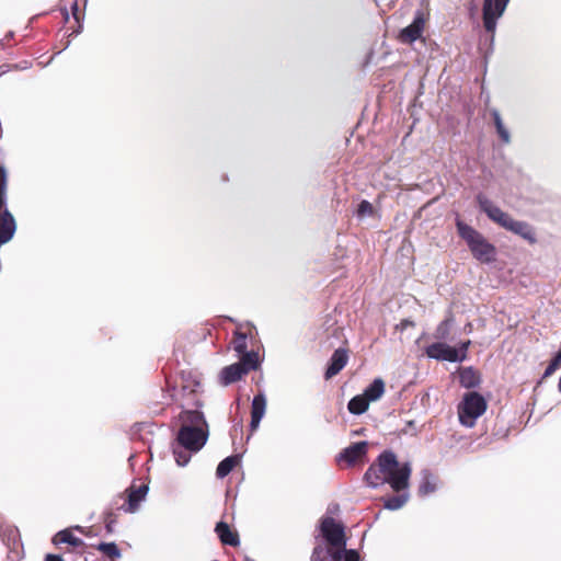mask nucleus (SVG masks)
<instances>
[{
	"instance_id": "nucleus-1",
	"label": "nucleus",
	"mask_w": 561,
	"mask_h": 561,
	"mask_svg": "<svg viewBox=\"0 0 561 561\" xmlns=\"http://www.w3.org/2000/svg\"><path fill=\"white\" fill-rule=\"evenodd\" d=\"M411 474V463L400 462L392 450L386 449L368 467L363 479L371 489L389 484L393 492L400 493L409 490Z\"/></svg>"
},
{
	"instance_id": "nucleus-2",
	"label": "nucleus",
	"mask_w": 561,
	"mask_h": 561,
	"mask_svg": "<svg viewBox=\"0 0 561 561\" xmlns=\"http://www.w3.org/2000/svg\"><path fill=\"white\" fill-rule=\"evenodd\" d=\"M191 403H183L182 410L176 416L180 428L176 434L175 442L184 447V449L197 453L199 451L209 437V427L205 414L202 411L204 402L201 399H194Z\"/></svg>"
},
{
	"instance_id": "nucleus-3",
	"label": "nucleus",
	"mask_w": 561,
	"mask_h": 561,
	"mask_svg": "<svg viewBox=\"0 0 561 561\" xmlns=\"http://www.w3.org/2000/svg\"><path fill=\"white\" fill-rule=\"evenodd\" d=\"M456 228L477 261L489 264L496 260V248L481 232L460 219L456 220Z\"/></svg>"
},
{
	"instance_id": "nucleus-4",
	"label": "nucleus",
	"mask_w": 561,
	"mask_h": 561,
	"mask_svg": "<svg viewBox=\"0 0 561 561\" xmlns=\"http://www.w3.org/2000/svg\"><path fill=\"white\" fill-rule=\"evenodd\" d=\"M486 401L482 394L477 391H470L463 394L458 405V416L461 425L473 427L478 417L486 411Z\"/></svg>"
},
{
	"instance_id": "nucleus-5",
	"label": "nucleus",
	"mask_w": 561,
	"mask_h": 561,
	"mask_svg": "<svg viewBox=\"0 0 561 561\" xmlns=\"http://www.w3.org/2000/svg\"><path fill=\"white\" fill-rule=\"evenodd\" d=\"M320 530L330 546L329 549L334 550L336 548L346 547L344 527L340 523H336L333 517H323L320 523Z\"/></svg>"
},
{
	"instance_id": "nucleus-6",
	"label": "nucleus",
	"mask_w": 561,
	"mask_h": 561,
	"mask_svg": "<svg viewBox=\"0 0 561 561\" xmlns=\"http://www.w3.org/2000/svg\"><path fill=\"white\" fill-rule=\"evenodd\" d=\"M510 0H484L482 7L483 26L488 33L494 34L497 20L504 14Z\"/></svg>"
},
{
	"instance_id": "nucleus-7",
	"label": "nucleus",
	"mask_w": 561,
	"mask_h": 561,
	"mask_svg": "<svg viewBox=\"0 0 561 561\" xmlns=\"http://www.w3.org/2000/svg\"><path fill=\"white\" fill-rule=\"evenodd\" d=\"M425 354L428 358L445 360L449 363H461L465 360L463 354H457V348L437 341L425 347Z\"/></svg>"
},
{
	"instance_id": "nucleus-8",
	"label": "nucleus",
	"mask_w": 561,
	"mask_h": 561,
	"mask_svg": "<svg viewBox=\"0 0 561 561\" xmlns=\"http://www.w3.org/2000/svg\"><path fill=\"white\" fill-rule=\"evenodd\" d=\"M425 20L423 10H416L411 24L400 31V41L405 44H412L419 39L424 31Z\"/></svg>"
},
{
	"instance_id": "nucleus-9",
	"label": "nucleus",
	"mask_w": 561,
	"mask_h": 561,
	"mask_svg": "<svg viewBox=\"0 0 561 561\" xmlns=\"http://www.w3.org/2000/svg\"><path fill=\"white\" fill-rule=\"evenodd\" d=\"M368 451V443L366 440L356 442L344 448L337 456V462H346L352 467L366 457Z\"/></svg>"
},
{
	"instance_id": "nucleus-10",
	"label": "nucleus",
	"mask_w": 561,
	"mask_h": 561,
	"mask_svg": "<svg viewBox=\"0 0 561 561\" xmlns=\"http://www.w3.org/2000/svg\"><path fill=\"white\" fill-rule=\"evenodd\" d=\"M184 381L185 383L182 385L181 390L176 393H172L171 397L174 401L180 403L181 409L182 404L187 402L191 403V409H196L195 407L192 405V402L194 401V399H199L198 393L201 392L202 388L201 381L197 379H187Z\"/></svg>"
},
{
	"instance_id": "nucleus-11",
	"label": "nucleus",
	"mask_w": 561,
	"mask_h": 561,
	"mask_svg": "<svg viewBox=\"0 0 561 561\" xmlns=\"http://www.w3.org/2000/svg\"><path fill=\"white\" fill-rule=\"evenodd\" d=\"M127 492V506L123 505L121 508L128 513H135L139 504L146 499L149 486L148 484H141L138 488L130 486L126 490Z\"/></svg>"
},
{
	"instance_id": "nucleus-12",
	"label": "nucleus",
	"mask_w": 561,
	"mask_h": 561,
	"mask_svg": "<svg viewBox=\"0 0 561 561\" xmlns=\"http://www.w3.org/2000/svg\"><path fill=\"white\" fill-rule=\"evenodd\" d=\"M348 354L345 348H337L330 357L327 370L324 373L325 379H330L337 375L347 364Z\"/></svg>"
},
{
	"instance_id": "nucleus-13",
	"label": "nucleus",
	"mask_w": 561,
	"mask_h": 561,
	"mask_svg": "<svg viewBox=\"0 0 561 561\" xmlns=\"http://www.w3.org/2000/svg\"><path fill=\"white\" fill-rule=\"evenodd\" d=\"M266 410V397L263 392H260L254 396L251 404V421H250V430L251 432L256 431L259 427Z\"/></svg>"
},
{
	"instance_id": "nucleus-14",
	"label": "nucleus",
	"mask_w": 561,
	"mask_h": 561,
	"mask_svg": "<svg viewBox=\"0 0 561 561\" xmlns=\"http://www.w3.org/2000/svg\"><path fill=\"white\" fill-rule=\"evenodd\" d=\"M244 375H247V369H244L239 362L231 364L221 369L219 376L220 383L224 386L231 385L240 380Z\"/></svg>"
},
{
	"instance_id": "nucleus-15",
	"label": "nucleus",
	"mask_w": 561,
	"mask_h": 561,
	"mask_svg": "<svg viewBox=\"0 0 561 561\" xmlns=\"http://www.w3.org/2000/svg\"><path fill=\"white\" fill-rule=\"evenodd\" d=\"M215 531L220 539L221 543L237 547L240 545V539L237 533H233L229 525L225 522H219L216 524Z\"/></svg>"
},
{
	"instance_id": "nucleus-16",
	"label": "nucleus",
	"mask_w": 561,
	"mask_h": 561,
	"mask_svg": "<svg viewBox=\"0 0 561 561\" xmlns=\"http://www.w3.org/2000/svg\"><path fill=\"white\" fill-rule=\"evenodd\" d=\"M437 490V479L436 477L428 470L423 469L421 471V482L419 485L417 493L420 496L424 497Z\"/></svg>"
},
{
	"instance_id": "nucleus-17",
	"label": "nucleus",
	"mask_w": 561,
	"mask_h": 561,
	"mask_svg": "<svg viewBox=\"0 0 561 561\" xmlns=\"http://www.w3.org/2000/svg\"><path fill=\"white\" fill-rule=\"evenodd\" d=\"M478 206L481 211H483L490 220L493 222L497 219L500 215L503 214V210L496 206L491 199H489L484 194L479 193L476 197Z\"/></svg>"
},
{
	"instance_id": "nucleus-18",
	"label": "nucleus",
	"mask_w": 561,
	"mask_h": 561,
	"mask_svg": "<svg viewBox=\"0 0 561 561\" xmlns=\"http://www.w3.org/2000/svg\"><path fill=\"white\" fill-rule=\"evenodd\" d=\"M507 231H511L523 239L529 241L530 243L536 242V236L535 232L529 224L522 220H515L513 219L512 224L510 225Z\"/></svg>"
},
{
	"instance_id": "nucleus-19",
	"label": "nucleus",
	"mask_w": 561,
	"mask_h": 561,
	"mask_svg": "<svg viewBox=\"0 0 561 561\" xmlns=\"http://www.w3.org/2000/svg\"><path fill=\"white\" fill-rule=\"evenodd\" d=\"M481 378L478 371L472 367H465L459 373V383L466 389H472L480 386Z\"/></svg>"
},
{
	"instance_id": "nucleus-20",
	"label": "nucleus",
	"mask_w": 561,
	"mask_h": 561,
	"mask_svg": "<svg viewBox=\"0 0 561 561\" xmlns=\"http://www.w3.org/2000/svg\"><path fill=\"white\" fill-rule=\"evenodd\" d=\"M497 136L504 145L511 142V133L503 123L502 116L496 108L490 111Z\"/></svg>"
},
{
	"instance_id": "nucleus-21",
	"label": "nucleus",
	"mask_w": 561,
	"mask_h": 561,
	"mask_svg": "<svg viewBox=\"0 0 561 561\" xmlns=\"http://www.w3.org/2000/svg\"><path fill=\"white\" fill-rule=\"evenodd\" d=\"M409 490L401 491L397 495L388 496L383 499V507L389 511H398L402 508L409 501Z\"/></svg>"
},
{
	"instance_id": "nucleus-22",
	"label": "nucleus",
	"mask_w": 561,
	"mask_h": 561,
	"mask_svg": "<svg viewBox=\"0 0 561 561\" xmlns=\"http://www.w3.org/2000/svg\"><path fill=\"white\" fill-rule=\"evenodd\" d=\"M328 554L332 561H359V556L354 549L336 548L328 549Z\"/></svg>"
},
{
	"instance_id": "nucleus-23",
	"label": "nucleus",
	"mask_w": 561,
	"mask_h": 561,
	"mask_svg": "<svg viewBox=\"0 0 561 561\" xmlns=\"http://www.w3.org/2000/svg\"><path fill=\"white\" fill-rule=\"evenodd\" d=\"M385 392V382L381 378H376L369 383L364 390L363 396L367 398L369 402L376 401L381 398Z\"/></svg>"
},
{
	"instance_id": "nucleus-24",
	"label": "nucleus",
	"mask_w": 561,
	"mask_h": 561,
	"mask_svg": "<svg viewBox=\"0 0 561 561\" xmlns=\"http://www.w3.org/2000/svg\"><path fill=\"white\" fill-rule=\"evenodd\" d=\"M240 458V455H231L226 457L217 466L216 476L220 479L227 477L232 471V469L238 465Z\"/></svg>"
},
{
	"instance_id": "nucleus-25",
	"label": "nucleus",
	"mask_w": 561,
	"mask_h": 561,
	"mask_svg": "<svg viewBox=\"0 0 561 561\" xmlns=\"http://www.w3.org/2000/svg\"><path fill=\"white\" fill-rule=\"evenodd\" d=\"M16 231L15 219H0V245L8 243Z\"/></svg>"
},
{
	"instance_id": "nucleus-26",
	"label": "nucleus",
	"mask_w": 561,
	"mask_h": 561,
	"mask_svg": "<svg viewBox=\"0 0 561 561\" xmlns=\"http://www.w3.org/2000/svg\"><path fill=\"white\" fill-rule=\"evenodd\" d=\"M369 401L363 394L353 397L347 404L350 413L360 415L367 411Z\"/></svg>"
},
{
	"instance_id": "nucleus-27",
	"label": "nucleus",
	"mask_w": 561,
	"mask_h": 561,
	"mask_svg": "<svg viewBox=\"0 0 561 561\" xmlns=\"http://www.w3.org/2000/svg\"><path fill=\"white\" fill-rule=\"evenodd\" d=\"M453 324H454V317L448 316L436 327L434 334H433L434 337L440 342L448 340Z\"/></svg>"
},
{
	"instance_id": "nucleus-28",
	"label": "nucleus",
	"mask_w": 561,
	"mask_h": 561,
	"mask_svg": "<svg viewBox=\"0 0 561 561\" xmlns=\"http://www.w3.org/2000/svg\"><path fill=\"white\" fill-rule=\"evenodd\" d=\"M240 355H241V358H240L239 364H241L242 367L244 369H247V374L250 370H255V369L259 368V366H260V358H259V353L257 352H254V351L248 352V351H245L244 353H242Z\"/></svg>"
},
{
	"instance_id": "nucleus-29",
	"label": "nucleus",
	"mask_w": 561,
	"mask_h": 561,
	"mask_svg": "<svg viewBox=\"0 0 561 561\" xmlns=\"http://www.w3.org/2000/svg\"><path fill=\"white\" fill-rule=\"evenodd\" d=\"M54 543H68L73 547L82 545V540L76 537L69 529L58 531L54 537Z\"/></svg>"
},
{
	"instance_id": "nucleus-30",
	"label": "nucleus",
	"mask_w": 561,
	"mask_h": 561,
	"mask_svg": "<svg viewBox=\"0 0 561 561\" xmlns=\"http://www.w3.org/2000/svg\"><path fill=\"white\" fill-rule=\"evenodd\" d=\"M172 449H173V456H174V459H175V462L178 463V466L184 467L190 462L191 455L193 451L184 449V447H181V445H179V443H176V442H175V444H173Z\"/></svg>"
},
{
	"instance_id": "nucleus-31",
	"label": "nucleus",
	"mask_w": 561,
	"mask_h": 561,
	"mask_svg": "<svg viewBox=\"0 0 561 561\" xmlns=\"http://www.w3.org/2000/svg\"><path fill=\"white\" fill-rule=\"evenodd\" d=\"M96 549L113 560L122 557V552L115 542H100Z\"/></svg>"
},
{
	"instance_id": "nucleus-32",
	"label": "nucleus",
	"mask_w": 561,
	"mask_h": 561,
	"mask_svg": "<svg viewBox=\"0 0 561 561\" xmlns=\"http://www.w3.org/2000/svg\"><path fill=\"white\" fill-rule=\"evenodd\" d=\"M233 350L238 353V354H242L247 351V347H248V344H247V334L245 333H242V332H239L237 331L234 333V337H233Z\"/></svg>"
},
{
	"instance_id": "nucleus-33",
	"label": "nucleus",
	"mask_w": 561,
	"mask_h": 561,
	"mask_svg": "<svg viewBox=\"0 0 561 561\" xmlns=\"http://www.w3.org/2000/svg\"><path fill=\"white\" fill-rule=\"evenodd\" d=\"M374 213L373 205L368 201H362L357 207V215L359 217L371 216Z\"/></svg>"
},
{
	"instance_id": "nucleus-34",
	"label": "nucleus",
	"mask_w": 561,
	"mask_h": 561,
	"mask_svg": "<svg viewBox=\"0 0 561 561\" xmlns=\"http://www.w3.org/2000/svg\"><path fill=\"white\" fill-rule=\"evenodd\" d=\"M71 12H72L73 19L78 23V28L76 31H73L72 34L78 35L82 31V23H81V20H80L78 1L77 0H72V2H71Z\"/></svg>"
},
{
	"instance_id": "nucleus-35",
	"label": "nucleus",
	"mask_w": 561,
	"mask_h": 561,
	"mask_svg": "<svg viewBox=\"0 0 561 561\" xmlns=\"http://www.w3.org/2000/svg\"><path fill=\"white\" fill-rule=\"evenodd\" d=\"M104 522H105L106 533L112 534L114 531L115 524H116V514L113 511L106 512Z\"/></svg>"
},
{
	"instance_id": "nucleus-36",
	"label": "nucleus",
	"mask_w": 561,
	"mask_h": 561,
	"mask_svg": "<svg viewBox=\"0 0 561 561\" xmlns=\"http://www.w3.org/2000/svg\"><path fill=\"white\" fill-rule=\"evenodd\" d=\"M561 366V359L558 357H553L549 365L546 367L542 379L550 377L559 367Z\"/></svg>"
},
{
	"instance_id": "nucleus-37",
	"label": "nucleus",
	"mask_w": 561,
	"mask_h": 561,
	"mask_svg": "<svg viewBox=\"0 0 561 561\" xmlns=\"http://www.w3.org/2000/svg\"><path fill=\"white\" fill-rule=\"evenodd\" d=\"M327 557H329L328 549L322 546H317L313 548L311 561H324Z\"/></svg>"
},
{
	"instance_id": "nucleus-38",
	"label": "nucleus",
	"mask_w": 561,
	"mask_h": 561,
	"mask_svg": "<svg viewBox=\"0 0 561 561\" xmlns=\"http://www.w3.org/2000/svg\"><path fill=\"white\" fill-rule=\"evenodd\" d=\"M513 219L514 218L511 215L503 211V214L500 215L494 222L497 224L500 227L504 228L505 230H507Z\"/></svg>"
},
{
	"instance_id": "nucleus-39",
	"label": "nucleus",
	"mask_w": 561,
	"mask_h": 561,
	"mask_svg": "<svg viewBox=\"0 0 561 561\" xmlns=\"http://www.w3.org/2000/svg\"><path fill=\"white\" fill-rule=\"evenodd\" d=\"M0 190H7V171L3 165H0Z\"/></svg>"
},
{
	"instance_id": "nucleus-40",
	"label": "nucleus",
	"mask_w": 561,
	"mask_h": 561,
	"mask_svg": "<svg viewBox=\"0 0 561 561\" xmlns=\"http://www.w3.org/2000/svg\"><path fill=\"white\" fill-rule=\"evenodd\" d=\"M471 342L468 340V341H465V342H461L460 345H459V348H457V354H463L465 356V359L467 358V351L470 346Z\"/></svg>"
},
{
	"instance_id": "nucleus-41",
	"label": "nucleus",
	"mask_w": 561,
	"mask_h": 561,
	"mask_svg": "<svg viewBox=\"0 0 561 561\" xmlns=\"http://www.w3.org/2000/svg\"><path fill=\"white\" fill-rule=\"evenodd\" d=\"M8 208L7 190H0V209Z\"/></svg>"
},
{
	"instance_id": "nucleus-42",
	"label": "nucleus",
	"mask_w": 561,
	"mask_h": 561,
	"mask_svg": "<svg viewBox=\"0 0 561 561\" xmlns=\"http://www.w3.org/2000/svg\"><path fill=\"white\" fill-rule=\"evenodd\" d=\"M0 219H15L9 208L0 209Z\"/></svg>"
},
{
	"instance_id": "nucleus-43",
	"label": "nucleus",
	"mask_w": 561,
	"mask_h": 561,
	"mask_svg": "<svg viewBox=\"0 0 561 561\" xmlns=\"http://www.w3.org/2000/svg\"><path fill=\"white\" fill-rule=\"evenodd\" d=\"M45 561H64V559L59 554L49 553L46 556Z\"/></svg>"
},
{
	"instance_id": "nucleus-44",
	"label": "nucleus",
	"mask_w": 561,
	"mask_h": 561,
	"mask_svg": "<svg viewBox=\"0 0 561 561\" xmlns=\"http://www.w3.org/2000/svg\"><path fill=\"white\" fill-rule=\"evenodd\" d=\"M64 15H65L66 21H68L69 14H68V11L66 9L64 10Z\"/></svg>"
},
{
	"instance_id": "nucleus-45",
	"label": "nucleus",
	"mask_w": 561,
	"mask_h": 561,
	"mask_svg": "<svg viewBox=\"0 0 561 561\" xmlns=\"http://www.w3.org/2000/svg\"><path fill=\"white\" fill-rule=\"evenodd\" d=\"M554 356L558 357L559 359H561V348L558 351V353Z\"/></svg>"
},
{
	"instance_id": "nucleus-46",
	"label": "nucleus",
	"mask_w": 561,
	"mask_h": 561,
	"mask_svg": "<svg viewBox=\"0 0 561 561\" xmlns=\"http://www.w3.org/2000/svg\"><path fill=\"white\" fill-rule=\"evenodd\" d=\"M11 37H13V32H9V33L7 34V38H11Z\"/></svg>"
}]
</instances>
